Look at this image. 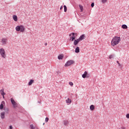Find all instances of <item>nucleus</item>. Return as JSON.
I'll use <instances>...</instances> for the list:
<instances>
[{
	"instance_id": "nucleus-1",
	"label": "nucleus",
	"mask_w": 129,
	"mask_h": 129,
	"mask_svg": "<svg viewBox=\"0 0 129 129\" xmlns=\"http://www.w3.org/2000/svg\"><path fill=\"white\" fill-rule=\"evenodd\" d=\"M120 41V38L119 37L115 36L112 39L111 45V46H116L118 45V43Z\"/></svg>"
},
{
	"instance_id": "nucleus-2",
	"label": "nucleus",
	"mask_w": 129,
	"mask_h": 129,
	"mask_svg": "<svg viewBox=\"0 0 129 129\" xmlns=\"http://www.w3.org/2000/svg\"><path fill=\"white\" fill-rule=\"evenodd\" d=\"M0 55L3 59L7 58V54L6 53V50L3 48H0Z\"/></svg>"
},
{
	"instance_id": "nucleus-3",
	"label": "nucleus",
	"mask_w": 129,
	"mask_h": 129,
	"mask_svg": "<svg viewBox=\"0 0 129 129\" xmlns=\"http://www.w3.org/2000/svg\"><path fill=\"white\" fill-rule=\"evenodd\" d=\"M15 29L17 32H21V33L25 32V27L24 25L17 26Z\"/></svg>"
},
{
	"instance_id": "nucleus-4",
	"label": "nucleus",
	"mask_w": 129,
	"mask_h": 129,
	"mask_svg": "<svg viewBox=\"0 0 129 129\" xmlns=\"http://www.w3.org/2000/svg\"><path fill=\"white\" fill-rule=\"evenodd\" d=\"M10 100L11 101L12 105H13V107L14 108H17V107H18V104H17V102L15 101V100L13 99V98H11L10 99Z\"/></svg>"
},
{
	"instance_id": "nucleus-5",
	"label": "nucleus",
	"mask_w": 129,
	"mask_h": 129,
	"mask_svg": "<svg viewBox=\"0 0 129 129\" xmlns=\"http://www.w3.org/2000/svg\"><path fill=\"white\" fill-rule=\"evenodd\" d=\"M73 63H74V61L73 60H69L66 62L64 66L65 67H68L69 66H71V65H72Z\"/></svg>"
},
{
	"instance_id": "nucleus-6",
	"label": "nucleus",
	"mask_w": 129,
	"mask_h": 129,
	"mask_svg": "<svg viewBox=\"0 0 129 129\" xmlns=\"http://www.w3.org/2000/svg\"><path fill=\"white\" fill-rule=\"evenodd\" d=\"M70 36H71L70 40L73 41L74 40L76 39V36H75V33H73L71 34H70Z\"/></svg>"
},
{
	"instance_id": "nucleus-7",
	"label": "nucleus",
	"mask_w": 129,
	"mask_h": 129,
	"mask_svg": "<svg viewBox=\"0 0 129 129\" xmlns=\"http://www.w3.org/2000/svg\"><path fill=\"white\" fill-rule=\"evenodd\" d=\"M82 76L83 78H89L90 77L89 74H88L86 71L84 72V74H83Z\"/></svg>"
},
{
	"instance_id": "nucleus-8",
	"label": "nucleus",
	"mask_w": 129,
	"mask_h": 129,
	"mask_svg": "<svg viewBox=\"0 0 129 129\" xmlns=\"http://www.w3.org/2000/svg\"><path fill=\"white\" fill-rule=\"evenodd\" d=\"M2 43L3 45H7V43H8V39L5 38H2Z\"/></svg>"
},
{
	"instance_id": "nucleus-9",
	"label": "nucleus",
	"mask_w": 129,
	"mask_h": 129,
	"mask_svg": "<svg viewBox=\"0 0 129 129\" xmlns=\"http://www.w3.org/2000/svg\"><path fill=\"white\" fill-rule=\"evenodd\" d=\"M80 42V40H79L78 39H75L74 41V45H75V46H76V45H78V43H79Z\"/></svg>"
},
{
	"instance_id": "nucleus-10",
	"label": "nucleus",
	"mask_w": 129,
	"mask_h": 129,
	"mask_svg": "<svg viewBox=\"0 0 129 129\" xmlns=\"http://www.w3.org/2000/svg\"><path fill=\"white\" fill-rule=\"evenodd\" d=\"M13 19L15 22H18V16L17 15H13Z\"/></svg>"
},
{
	"instance_id": "nucleus-11",
	"label": "nucleus",
	"mask_w": 129,
	"mask_h": 129,
	"mask_svg": "<svg viewBox=\"0 0 129 129\" xmlns=\"http://www.w3.org/2000/svg\"><path fill=\"white\" fill-rule=\"evenodd\" d=\"M63 58H64V55L63 54H60L58 56V60H62Z\"/></svg>"
},
{
	"instance_id": "nucleus-12",
	"label": "nucleus",
	"mask_w": 129,
	"mask_h": 129,
	"mask_svg": "<svg viewBox=\"0 0 129 129\" xmlns=\"http://www.w3.org/2000/svg\"><path fill=\"white\" fill-rule=\"evenodd\" d=\"M85 36L84 35H82L81 36H80V37L78 38V39L80 41H82V40H84V38H85Z\"/></svg>"
},
{
	"instance_id": "nucleus-13",
	"label": "nucleus",
	"mask_w": 129,
	"mask_h": 129,
	"mask_svg": "<svg viewBox=\"0 0 129 129\" xmlns=\"http://www.w3.org/2000/svg\"><path fill=\"white\" fill-rule=\"evenodd\" d=\"M4 91H5V90L4 89H2L0 90V93L1 95H6V94Z\"/></svg>"
},
{
	"instance_id": "nucleus-14",
	"label": "nucleus",
	"mask_w": 129,
	"mask_h": 129,
	"mask_svg": "<svg viewBox=\"0 0 129 129\" xmlns=\"http://www.w3.org/2000/svg\"><path fill=\"white\" fill-rule=\"evenodd\" d=\"M95 108V106H94V105H91L90 106V110L93 111V110H94Z\"/></svg>"
},
{
	"instance_id": "nucleus-15",
	"label": "nucleus",
	"mask_w": 129,
	"mask_h": 129,
	"mask_svg": "<svg viewBox=\"0 0 129 129\" xmlns=\"http://www.w3.org/2000/svg\"><path fill=\"white\" fill-rule=\"evenodd\" d=\"M34 80H30L29 82L28 83V85L30 86V85H32V84L34 83Z\"/></svg>"
},
{
	"instance_id": "nucleus-16",
	"label": "nucleus",
	"mask_w": 129,
	"mask_h": 129,
	"mask_svg": "<svg viewBox=\"0 0 129 129\" xmlns=\"http://www.w3.org/2000/svg\"><path fill=\"white\" fill-rule=\"evenodd\" d=\"M63 124L64 125H67V124H68L69 123V122L67 120H64L63 121Z\"/></svg>"
},
{
	"instance_id": "nucleus-17",
	"label": "nucleus",
	"mask_w": 129,
	"mask_h": 129,
	"mask_svg": "<svg viewBox=\"0 0 129 129\" xmlns=\"http://www.w3.org/2000/svg\"><path fill=\"white\" fill-rule=\"evenodd\" d=\"M75 52L76 53H79L80 52V49L79 48V47H77L75 49Z\"/></svg>"
},
{
	"instance_id": "nucleus-18",
	"label": "nucleus",
	"mask_w": 129,
	"mask_h": 129,
	"mask_svg": "<svg viewBox=\"0 0 129 129\" xmlns=\"http://www.w3.org/2000/svg\"><path fill=\"white\" fill-rule=\"evenodd\" d=\"M5 114H6V113L5 112H2L1 113V118H5Z\"/></svg>"
},
{
	"instance_id": "nucleus-19",
	"label": "nucleus",
	"mask_w": 129,
	"mask_h": 129,
	"mask_svg": "<svg viewBox=\"0 0 129 129\" xmlns=\"http://www.w3.org/2000/svg\"><path fill=\"white\" fill-rule=\"evenodd\" d=\"M79 7L81 10V12L82 13V12H83V11H84L83 6H82V5H79Z\"/></svg>"
},
{
	"instance_id": "nucleus-20",
	"label": "nucleus",
	"mask_w": 129,
	"mask_h": 129,
	"mask_svg": "<svg viewBox=\"0 0 129 129\" xmlns=\"http://www.w3.org/2000/svg\"><path fill=\"white\" fill-rule=\"evenodd\" d=\"M122 29H127V26L125 24H123L121 26Z\"/></svg>"
},
{
	"instance_id": "nucleus-21",
	"label": "nucleus",
	"mask_w": 129,
	"mask_h": 129,
	"mask_svg": "<svg viewBox=\"0 0 129 129\" xmlns=\"http://www.w3.org/2000/svg\"><path fill=\"white\" fill-rule=\"evenodd\" d=\"M66 102H67V103H71V102H72L71 99H70L69 98H68L66 100Z\"/></svg>"
},
{
	"instance_id": "nucleus-22",
	"label": "nucleus",
	"mask_w": 129,
	"mask_h": 129,
	"mask_svg": "<svg viewBox=\"0 0 129 129\" xmlns=\"http://www.w3.org/2000/svg\"><path fill=\"white\" fill-rule=\"evenodd\" d=\"M114 57V55L113 54H111L110 55H109V58L110 59H113V58Z\"/></svg>"
},
{
	"instance_id": "nucleus-23",
	"label": "nucleus",
	"mask_w": 129,
	"mask_h": 129,
	"mask_svg": "<svg viewBox=\"0 0 129 129\" xmlns=\"http://www.w3.org/2000/svg\"><path fill=\"white\" fill-rule=\"evenodd\" d=\"M64 8V13H66L67 12V7H66L65 5L63 6Z\"/></svg>"
},
{
	"instance_id": "nucleus-24",
	"label": "nucleus",
	"mask_w": 129,
	"mask_h": 129,
	"mask_svg": "<svg viewBox=\"0 0 129 129\" xmlns=\"http://www.w3.org/2000/svg\"><path fill=\"white\" fill-rule=\"evenodd\" d=\"M4 109V104H1L0 105V109Z\"/></svg>"
},
{
	"instance_id": "nucleus-25",
	"label": "nucleus",
	"mask_w": 129,
	"mask_h": 129,
	"mask_svg": "<svg viewBox=\"0 0 129 129\" xmlns=\"http://www.w3.org/2000/svg\"><path fill=\"white\" fill-rule=\"evenodd\" d=\"M30 128H31V129H35V127L34 126V125L31 124L30 125Z\"/></svg>"
},
{
	"instance_id": "nucleus-26",
	"label": "nucleus",
	"mask_w": 129,
	"mask_h": 129,
	"mask_svg": "<svg viewBox=\"0 0 129 129\" xmlns=\"http://www.w3.org/2000/svg\"><path fill=\"white\" fill-rule=\"evenodd\" d=\"M106 2H107V0H102V4H105Z\"/></svg>"
},
{
	"instance_id": "nucleus-27",
	"label": "nucleus",
	"mask_w": 129,
	"mask_h": 129,
	"mask_svg": "<svg viewBox=\"0 0 129 129\" xmlns=\"http://www.w3.org/2000/svg\"><path fill=\"white\" fill-rule=\"evenodd\" d=\"M49 120V118L46 117L45 118V122H47Z\"/></svg>"
},
{
	"instance_id": "nucleus-28",
	"label": "nucleus",
	"mask_w": 129,
	"mask_h": 129,
	"mask_svg": "<svg viewBox=\"0 0 129 129\" xmlns=\"http://www.w3.org/2000/svg\"><path fill=\"white\" fill-rule=\"evenodd\" d=\"M69 84L71 85V86H73V83L72 82H70Z\"/></svg>"
},
{
	"instance_id": "nucleus-29",
	"label": "nucleus",
	"mask_w": 129,
	"mask_h": 129,
	"mask_svg": "<svg viewBox=\"0 0 129 129\" xmlns=\"http://www.w3.org/2000/svg\"><path fill=\"white\" fill-rule=\"evenodd\" d=\"M91 6L92 7V8H93V7H94V3H92Z\"/></svg>"
},
{
	"instance_id": "nucleus-30",
	"label": "nucleus",
	"mask_w": 129,
	"mask_h": 129,
	"mask_svg": "<svg viewBox=\"0 0 129 129\" xmlns=\"http://www.w3.org/2000/svg\"><path fill=\"white\" fill-rule=\"evenodd\" d=\"M126 117L127 118H129V114H127L126 115Z\"/></svg>"
},
{
	"instance_id": "nucleus-31",
	"label": "nucleus",
	"mask_w": 129,
	"mask_h": 129,
	"mask_svg": "<svg viewBox=\"0 0 129 129\" xmlns=\"http://www.w3.org/2000/svg\"><path fill=\"white\" fill-rule=\"evenodd\" d=\"M118 65L119 67H121V64H120V63L119 62V63H118Z\"/></svg>"
},
{
	"instance_id": "nucleus-32",
	"label": "nucleus",
	"mask_w": 129,
	"mask_h": 129,
	"mask_svg": "<svg viewBox=\"0 0 129 129\" xmlns=\"http://www.w3.org/2000/svg\"><path fill=\"white\" fill-rule=\"evenodd\" d=\"M63 9V6H61L60 8V10H62Z\"/></svg>"
},
{
	"instance_id": "nucleus-33",
	"label": "nucleus",
	"mask_w": 129,
	"mask_h": 129,
	"mask_svg": "<svg viewBox=\"0 0 129 129\" xmlns=\"http://www.w3.org/2000/svg\"><path fill=\"white\" fill-rule=\"evenodd\" d=\"M44 45H45V46H47V43H45L44 44Z\"/></svg>"
},
{
	"instance_id": "nucleus-34",
	"label": "nucleus",
	"mask_w": 129,
	"mask_h": 129,
	"mask_svg": "<svg viewBox=\"0 0 129 129\" xmlns=\"http://www.w3.org/2000/svg\"><path fill=\"white\" fill-rule=\"evenodd\" d=\"M2 96L3 98H5V95H2Z\"/></svg>"
},
{
	"instance_id": "nucleus-35",
	"label": "nucleus",
	"mask_w": 129,
	"mask_h": 129,
	"mask_svg": "<svg viewBox=\"0 0 129 129\" xmlns=\"http://www.w3.org/2000/svg\"><path fill=\"white\" fill-rule=\"evenodd\" d=\"M116 63H117V64H118V63H119V62H118V61H116Z\"/></svg>"
},
{
	"instance_id": "nucleus-36",
	"label": "nucleus",
	"mask_w": 129,
	"mask_h": 129,
	"mask_svg": "<svg viewBox=\"0 0 129 129\" xmlns=\"http://www.w3.org/2000/svg\"><path fill=\"white\" fill-rule=\"evenodd\" d=\"M2 103H5V101H2Z\"/></svg>"
},
{
	"instance_id": "nucleus-37",
	"label": "nucleus",
	"mask_w": 129,
	"mask_h": 129,
	"mask_svg": "<svg viewBox=\"0 0 129 129\" xmlns=\"http://www.w3.org/2000/svg\"><path fill=\"white\" fill-rule=\"evenodd\" d=\"M44 124H45V123H43V125H44Z\"/></svg>"
},
{
	"instance_id": "nucleus-38",
	"label": "nucleus",
	"mask_w": 129,
	"mask_h": 129,
	"mask_svg": "<svg viewBox=\"0 0 129 129\" xmlns=\"http://www.w3.org/2000/svg\"><path fill=\"white\" fill-rule=\"evenodd\" d=\"M36 129H38V128H36Z\"/></svg>"
}]
</instances>
